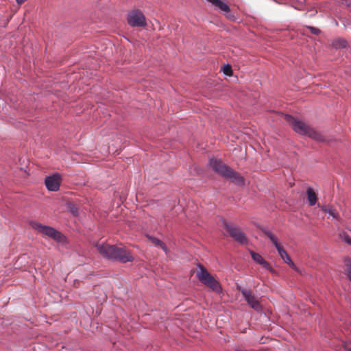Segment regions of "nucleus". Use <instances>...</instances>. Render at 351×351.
<instances>
[{
	"instance_id": "f257e3e1",
	"label": "nucleus",
	"mask_w": 351,
	"mask_h": 351,
	"mask_svg": "<svg viewBox=\"0 0 351 351\" xmlns=\"http://www.w3.org/2000/svg\"><path fill=\"white\" fill-rule=\"evenodd\" d=\"M96 247L99 254L108 259L121 263L131 262L134 260L133 256L125 247L105 243L97 244Z\"/></svg>"
},
{
	"instance_id": "f03ea898",
	"label": "nucleus",
	"mask_w": 351,
	"mask_h": 351,
	"mask_svg": "<svg viewBox=\"0 0 351 351\" xmlns=\"http://www.w3.org/2000/svg\"><path fill=\"white\" fill-rule=\"evenodd\" d=\"M286 121L290 123L293 130L302 135H306L317 141H324V136L313 128L309 127L304 121L295 119L290 115H286Z\"/></svg>"
},
{
	"instance_id": "7ed1b4c3",
	"label": "nucleus",
	"mask_w": 351,
	"mask_h": 351,
	"mask_svg": "<svg viewBox=\"0 0 351 351\" xmlns=\"http://www.w3.org/2000/svg\"><path fill=\"white\" fill-rule=\"evenodd\" d=\"M196 276L203 285L209 287L213 291L217 293L221 292L222 289L219 282L201 265L197 266Z\"/></svg>"
},
{
	"instance_id": "20e7f679",
	"label": "nucleus",
	"mask_w": 351,
	"mask_h": 351,
	"mask_svg": "<svg viewBox=\"0 0 351 351\" xmlns=\"http://www.w3.org/2000/svg\"><path fill=\"white\" fill-rule=\"evenodd\" d=\"M209 165L212 169L226 178L232 179L238 184L243 183V178L239 176L235 171L223 164L220 160L211 158Z\"/></svg>"
},
{
	"instance_id": "39448f33",
	"label": "nucleus",
	"mask_w": 351,
	"mask_h": 351,
	"mask_svg": "<svg viewBox=\"0 0 351 351\" xmlns=\"http://www.w3.org/2000/svg\"><path fill=\"white\" fill-rule=\"evenodd\" d=\"M30 225L38 232L56 241L60 242L63 240L64 237L62 233L51 226L43 225L37 221H31Z\"/></svg>"
},
{
	"instance_id": "423d86ee",
	"label": "nucleus",
	"mask_w": 351,
	"mask_h": 351,
	"mask_svg": "<svg viewBox=\"0 0 351 351\" xmlns=\"http://www.w3.org/2000/svg\"><path fill=\"white\" fill-rule=\"evenodd\" d=\"M264 233L273 243L278 252L279 256L284 261V262L289 265L291 267H294L295 264L291 261L286 251L280 246L276 236L269 230H265Z\"/></svg>"
},
{
	"instance_id": "0eeeda50",
	"label": "nucleus",
	"mask_w": 351,
	"mask_h": 351,
	"mask_svg": "<svg viewBox=\"0 0 351 351\" xmlns=\"http://www.w3.org/2000/svg\"><path fill=\"white\" fill-rule=\"evenodd\" d=\"M224 229L229 233V234L233 237L237 242L240 243H245L247 239L245 234L241 232V230L237 226L228 223L223 220L222 221Z\"/></svg>"
},
{
	"instance_id": "6e6552de",
	"label": "nucleus",
	"mask_w": 351,
	"mask_h": 351,
	"mask_svg": "<svg viewBox=\"0 0 351 351\" xmlns=\"http://www.w3.org/2000/svg\"><path fill=\"white\" fill-rule=\"evenodd\" d=\"M128 23L132 27H145L147 24L144 14L138 10L128 14Z\"/></svg>"
},
{
	"instance_id": "1a4fd4ad",
	"label": "nucleus",
	"mask_w": 351,
	"mask_h": 351,
	"mask_svg": "<svg viewBox=\"0 0 351 351\" xmlns=\"http://www.w3.org/2000/svg\"><path fill=\"white\" fill-rule=\"evenodd\" d=\"M241 293L247 302L248 305L254 309L255 311L259 312L262 310L261 305L257 299V298L251 292L250 290L242 289H241Z\"/></svg>"
},
{
	"instance_id": "9d476101",
	"label": "nucleus",
	"mask_w": 351,
	"mask_h": 351,
	"mask_svg": "<svg viewBox=\"0 0 351 351\" xmlns=\"http://www.w3.org/2000/svg\"><path fill=\"white\" fill-rule=\"evenodd\" d=\"M45 186L49 191H57L60 185V176L59 173H54L45 178Z\"/></svg>"
},
{
	"instance_id": "9b49d317",
	"label": "nucleus",
	"mask_w": 351,
	"mask_h": 351,
	"mask_svg": "<svg viewBox=\"0 0 351 351\" xmlns=\"http://www.w3.org/2000/svg\"><path fill=\"white\" fill-rule=\"evenodd\" d=\"M212 5L219 8L221 10L223 11L225 13L228 14L230 12L229 6L224 2L221 0H207Z\"/></svg>"
},
{
	"instance_id": "f8f14e48",
	"label": "nucleus",
	"mask_w": 351,
	"mask_h": 351,
	"mask_svg": "<svg viewBox=\"0 0 351 351\" xmlns=\"http://www.w3.org/2000/svg\"><path fill=\"white\" fill-rule=\"evenodd\" d=\"M306 195L308 203L311 206H314L317 202V195L314 190L311 187H308L306 189Z\"/></svg>"
},
{
	"instance_id": "ddd939ff",
	"label": "nucleus",
	"mask_w": 351,
	"mask_h": 351,
	"mask_svg": "<svg viewBox=\"0 0 351 351\" xmlns=\"http://www.w3.org/2000/svg\"><path fill=\"white\" fill-rule=\"evenodd\" d=\"M149 239L153 244H154L156 246L160 247L166 254H168V249L162 241L155 237H149Z\"/></svg>"
},
{
	"instance_id": "4468645a",
	"label": "nucleus",
	"mask_w": 351,
	"mask_h": 351,
	"mask_svg": "<svg viewBox=\"0 0 351 351\" xmlns=\"http://www.w3.org/2000/svg\"><path fill=\"white\" fill-rule=\"evenodd\" d=\"M322 210L329 215L332 219L337 218V213L332 207L322 206Z\"/></svg>"
},
{
	"instance_id": "2eb2a0df",
	"label": "nucleus",
	"mask_w": 351,
	"mask_h": 351,
	"mask_svg": "<svg viewBox=\"0 0 351 351\" xmlns=\"http://www.w3.org/2000/svg\"><path fill=\"white\" fill-rule=\"evenodd\" d=\"M252 259L257 263L261 265L262 262L265 260L262 256L258 253L251 251L250 252Z\"/></svg>"
},
{
	"instance_id": "dca6fc26",
	"label": "nucleus",
	"mask_w": 351,
	"mask_h": 351,
	"mask_svg": "<svg viewBox=\"0 0 351 351\" xmlns=\"http://www.w3.org/2000/svg\"><path fill=\"white\" fill-rule=\"evenodd\" d=\"M223 73L226 75H232V69L231 66L228 64L226 65H223L222 68Z\"/></svg>"
},
{
	"instance_id": "f3484780",
	"label": "nucleus",
	"mask_w": 351,
	"mask_h": 351,
	"mask_svg": "<svg viewBox=\"0 0 351 351\" xmlns=\"http://www.w3.org/2000/svg\"><path fill=\"white\" fill-rule=\"evenodd\" d=\"M261 265L266 269L270 271L271 272L274 271V269L271 268L269 263L267 262L265 260H264L263 262H262Z\"/></svg>"
},
{
	"instance_id": "a211bd4d",
	"label": "nucleus",
	"mask_w": 351,
	"mask_h": 351,
	"mask_svg": "<svg viewBox=\"0 0 351 351\" xmlns=\"http://www.w3.org/2000/svg\"><path fill=\"white\" fill-rule=\"evenodd\" d=\"M308 28L310 29L311 32L313 34H318L320 32V30L316 27H308Z\"/></svg>"
},
{
	"instance_id": "6ab92c4d",
	"label": "nucleus",
	"mask_w": 351,
	"mask_h": 351,
	"mask_svg": "<svg viewBox=\"0 0 351 351\" xmlns=\"http://www.w3.org/2000/svg\"><path fill=\"white\" fill-rule=\"evenodd\" d=\"M346 41L345 40H341L340 41V46L342 47H344L346 46Z\"/></svg>"
},
{
	"instance_id": "aec40b11",
	"label": "nucleus",
	"mask_w": 351,
	"mask_h": 351,
	"mask_svg": "<svg viewBox=\"0 0 351 351\" xmlns=\"http://www.w3.org/2000/svg\"><path fill=\"white\" fill-rule=\"evenodd\" d=\"M26 0H16L18 4H21L24 3Z\"/></svg>"
}]
</instances>
